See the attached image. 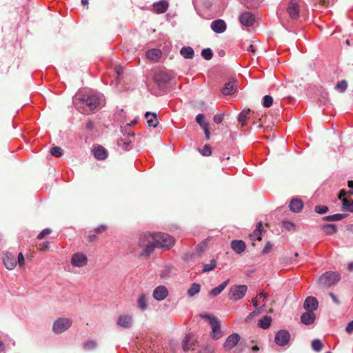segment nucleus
Wrapping results in <instances>:
<instances>
[{
	"label": "nucleus",
	"instance_id": "58836bf2",
	"mask_svg": "<svg viewBox=\"0 0 353 353\" xmlns=\"http://www.w3.org/2000/svg\"><path fill=\"white\" fill-rule=\"evenodd\" d=\"M216 266V261L215 259H212L210 261V263L203 264V268L202 270L203 272H208L213 270Z\"/></svg>",
	"mask_w": 353,
	"mask_h": 353
},
{
	"label": "nucleus",
	"instance_id": "412c9836",
	"mask_svg": "<svg viewBox=\"0 0 353 353\" xmlns=\"http://www.w3.org/2000/svg\"><path fill=\"white\" fill-rule=\"evenodd\" d=\"M246 248V245L242 240H233L231 242V248L236 254L243 253Z\"/></svg>",
	"mask_w": 353,
	"mask_h": 353
},
{
	"label": "nucleus",
	"instance_id": "9d476101",
	"mask_svg": "<svg viewBox=\"0 0 353 353\" xmlns=\"http://www.w3.org/2000/svg\"><path fill=\"white\" fill-rule=\"evenodd\" d=\"M88 263L87 256L82 252H76L71 257V264L74 267L82 268Z\"/></svg>",
	"mask_w": 353,
	"mask_h": 353
},
{
	"label": "nucleus",
	"instance_id": "e433bc0d",
	"mask_svg": "<svg viewBox=\"0 0 353 353\" xmlns=\"http://www.w3.org/2000/svg\"><path fill=\"white\" fill-rule=\"evenodd\" d=\"M323 231L327 235H332L336 232L335 224H326L323 226Z\"/></svg>",
	"mask_w": 353,
	"mask_h": 353
},
{
	"label": "nucleus",
	"instance_id": "f704fd0d",
	"mask_svg": "<svg viewBox=\"0 0 353 353\" xmlns=\"http://www.w3.org/2000/svg\"><path fill=\"white\" fill-rule=\"evenodd\" d=\"M249 114H250V110H248L242 111L239 114L238 121L241 124L242 126H244L245 125Z\"/></svg>",
	"mask_w": 353,
	"mask_h": 353
},
{
	"label": "nucleus",
	"instance_id": "e2e57ef3",
	"mask_svg": "<svg viewBox=\"0 0 353 353\" xmlns=\"http://www.w3.org/2000/svg\"><path fill=\"white\" fill-rule=\"evenodd\" d=\"M196 121L199 125H201V123H203V122L205 121L204 116L202 114H197L196 117Z\"/></svg>",
	"mask_w": 353,
	"mask_h": 353
},
{
	"label": "nucleus",
	"instance_id": "a878e982",
	"mask_svg": "<svg viewBox=\"0 0 353 353\" xmlns=\"http://www.w3.org/2000/svg\"><path fill=\"white\" fill-rule=\"evenodd\" d=\"M92 152L94 157L98 160H104L108 157L106 150L101 145H98L95 147L93 149Z\"/></svg>",
	"mask_w": 353,
	"mask_h": 353
},
{
	"label": "nucleus",
	"instance_id": "49530a36",
	"mask_svg": "<svg viewBox=\"0 0 353 353\" xmlns=\"http://www.w3.org/2000/svg\"><path fill=\"white\" fill-rule=\"evenodd\" d=\"M312 347L316 352H319L323 348V343L319 339H314L312 341Z\"/></svg>",
	"mask_w": 353,
	"mask_h": 353
},
{
	"label": "nucleus",
	"instance_id": "f257e3e1",
	"mask_svg": "<svg viewBox=\"0 0 353 353\" xmlns=\"http://www.w3.org/2000/svg\"><path fill=\"white\" fill-rule=\"evenodd\" d=\"M143 238L151 239L154 241L158 248L169 249L174 244V238L162 232L157 233H144Z\"/></svg>",
	"mask_w": 353,
	"mask_h": 353
},
{
	"label": "nucleus",
	"instance_id": "864d4df0",
	"mask_svg": "<svg viewBox=\"0 0 353 353\" xmlns=\"http://www.w3.org/2000/svg\"><path fill=\"white\" fill-rule=\"evenodd\" d=\"M329 210L328 207L326 205H316L314 208V211L320 214L326 213Z\"/></svg>",
	"mask_w": 353,
	"mask_h": 353
},
{
	"label": "nucleus",
	"instance_id": "680f3d73",
	"mask_svg": "<svg viewBox=\"0 0 353 353\" xmlns=\"http://www.w3.org/2000/svg\"><path fill=\"white\" fill-rule=\"evenodd\" d=\"M345 330L347 333L350 334L353 331V321H351L345 327Z\"/></svg>",
	"mask_w": 353,
	"mask_h": 353
},
{
	"label": "nucleus",
	"instance_id": "a211bd4d",
	"mask_svg": "<svg viewBox=\"0 0 353 353\" xmlns=\"http://www.w3.org/2000/svg\"><path fill=\"white\" fill-rule=\"evenodd\" d=\"M288 12L292 19H296L299 17V7L296 0L290 1Z\"/></svg>",
	"mask_w": 353,
	"mask_h": 353
},
{
	"label": "nucleus",
	"instance_id": "423d86ee",
	"mask_svg": "<svg viewBox=\"0 0 353 353\" xmlns=\"http://www.w3.org/2000/svg\"><path fill=\"white\" fill-rule=\"evenodd\" d=\"M72 324V321L69 318H59L53 323L52 331L56 334H59L68 330Z\"/></svg>",
	"mask_w": 353,
	"mask_h": 353
},
{
	"label": "nucleus",
	"instance_id": "a19ab883",
	"mask_svg": "<svg viewBox=\"0 0 353 353\" xmlns=\"http://www.w3.org/2000/svg\"><path fill=\"white\" fill-rule=\"evenodd\" d=\"M261 313V307H256L253 312H250L245 319V323H249L252 318L259 315Z\"/></svg>",
	"mask_w": 353,
	"mask_h": 353
},
{
	"label": "nucleus",
	"instance_id": "9b49d317",
	"mask_svg": "<svg viewBox=\"0 0 353 353\" xmlns=\"http://www.w3.org/2000/svg\"><path fill=\"white\" fill-rule=\"evenodd\" d=\"M290 339L289 332L285 330H281L276 332L274 341L279 346H285L288 343Z\"/></svg>",
	"mask_w": 353,
	"mask_h": 353
},
{
	"label": "nucleus",
	"instance_id": "f03ea898",
	"mask_svg": "<svg viewBox=\"0 0 353 353\" xmlns=\"http://www.w3.org/2000/svg\"><path fill=\"white\" fill-rule=\"evenodd\" d=\"M201 316L208 320L212 328L210 335L213 339L218 340L223 336V332L221 329L220 321L216 316L208 314H201Z\"/></svg>",
	"mask_w": 353,
	"mask_h": 353
},
{
	"label": "nucleus",
	"instance_id": "7c9ffc66",
	"mask_svg": "<svg viewBox=\"0 0 353 353\" xmlns=\"http://www.w3.org/2000/svg\"><path fill=\"white\" fill-rule=\"evenodd\" d=\"M180 53L185 59H192L194 56V51L190 46L183 47L180 50Z\"/></svg>",
	"mask_w": 353,
	"mask_h": 353
},
{
	"label": "nucleus",
	"instance_id": "052dcab7",
	"mask_svg": "<svg viewBox=\"0 0 353 353\" xmlns=\"http://www.w3.org/2000/svg\"><path fill=\"white\" fill-rule=\"evenodd\" d=\"M17 261H18V263H19V266L21 267L24 265L25 259H24L23 255L21 252L19 254Z\"/></svg>",
	"mask_w": 353,
	"mask_h": 353
},
{
	"label": "nucleus",
	"instance_id": "13d9d810",
	"mask_svg": "<svg viewBox=\"0 0 353 353\" xmlns=\"http://www.w3.org/2000/svg\"><path fill=\"white\" fill-rule=\"evenodd\" d=\"M223 114H216L214 117V123L219 124L223 121Z\"/></svg>",
	"mask_w": 353,
	"mask_h": 353
},
{
	"label": "nucleus",
	"instance_id": "5701e85b",
	"mask_svg": "<svg viewBox=\"0 0 353 353\" xmlns=\"http://www.w3.org/2000/svg\"><path fill=\"white\" fill-rule=\"evenodd\" d=\"M145 117L146 119L147 124L149 127L156 128L158 125L159 121L156 113L152 112H146L145 114Z\"/></svg>",
	"mask_w": 353,
	"mask_h": 353
},
{
	"label": "nucleus",
	"instance_id": "8fccbe9b",
	"mask_svg": "<svg viewBox=\"0 0 353 353\" xmlns=\"http://www.w3.org/2000/svg\"><path fill=\"white\" fill-rule=\"evenodd\" d=\"M121 132L128 137H134V133L130 130V124H127L124 128H121Z\"/></svg>",
	"mask_w": 353,
	"mask_h": 353
},
{
	"label": "nucleus",
	"instance_id": "0e129e2a",
	"mask_svg": "<svg viewBox=\"0 0 353 353\" xmlns=\"http://www.w3.org/2000/svg\"><path fill=\"white\" fill-rule=\"evenodd\" d=\"M106 230V226L105 225H101L100 226L95 228L94 231L97 233H101Z\"/></svg>",
	"mask_w": 353,
	"mask_h": 353
},
{
	"label": "nucleus",
	"instance_id": "0eeeda50",
	"mask_svg": "<svg viewBox=\"0 0 353 353\" xmlns=\"http://www.w3.org/2000/svg\"><path fill=\"white\" fill-rule=\"evenodd\" d=\"M341 279L339 274L334 272H327L319 278V284L325 288H329L338 282Z\"/></svg>",
	"mask_w": 353,
	"mask_h": 353
},
{
	"label": "nucleus",
	"instance_id": "f3484780",
	"mask_svg": "<svg viewBox=\"0 0 353 353\" xmlns=\"http://www.w3.org/2000/svg\"><path fill=\"white\" fill-rule=\"evenodd\" d=\"M347 192L341 190L339 194V199L341 200L343 208L349 212H353V201L345 198Z\"/></svg>",
	"mask_w": 353,
	"mask_h": 353
},
{
	"label": "nucleus",
	"instance_id": "6e6552de",
	"mask_svg": "<svg viewBox=\"0 0 353 353\" xmlns=\"http://www.w3.org/2000/svg\"><path fill=\"white\" fill-rule=\"evenodd\" d=\"M133 324L134 319L130 314H121L117 317V325L123 329H130Z\"/></svg>",
	"mask_w": 353,
	"mask_h": 353
},
{
	"label": "nucleus",
	"instance_id": "de8ad7c7",
	"mask_svg": "<svg viewBox=\"0 0 353 353\" xmlns=\"http://www.w3.org/2000/svg\"><path fill=\"white\" fill-rule=\"evenodd\" d=\"M97 343L94 341H85L83 344V349L85 350H91L96 347Z\"/></svg>",
	"mask_w": 353,
	"mask_h": 353
},
{
	"label": "nucleus",
	"instance_id": "5fc2aeb1",
	"mask_svg": "<svg viewBox=\"0 0 353 353\" xmlns=\"http://www.w3.org/2000/svg\"><path fill=\"white\" fill-rule=\"evenodd\" d=\"M295 225L294 223L289 221H284L282 222V228L287 230H291L294 228Z\"/></svg>",
	"mask_w": 353,
	"mask_h": 353
},
{
	"label": "nucleus",
	"instance_id": "c9c22d12",
	"mask_svg": "<svg viewBox=\"0 0 353 353\" xmlns=\"http://www.w3.org/2000/svg\"><path fill=\"white\" fill-rule=\"evenodd\" d=\"M172 267L170 265H166L163 268V269L160 271L159 275L163 279H167L170 277L172 272Z\"/></svg>",
	"mask_w": 353,
	"mask_h": 353
},
{
	"label": "nucleus",
	"instance_id": "4be33fe9",
	"mask_svg": "<svg viewBox=\"0 0 353 353\" xmlns=\"http://www.w3.org/2000/svg\"><path fill=\"white\" fill-rule=\"evenodd\" d=\"M316 319V315L313 312H305L301 316V323L306 325L312 324Z\"/></svg>",
	"mask_w": 353,
	"mask_h": 353
},
{
	"label": "nucleus",
	"instance_id": "f8f14e48",
	"mask_svg": "<svg viewBox=\"0 0 353 353\" xmlns=\"http://www.w3.org/2000/svg\"><path fill=\"white\" fill-rule=\"evenodd\" d=\"M239 21L242 26L245 27L252 26L255 21L254 15L250 12H244L239 17Z\"/></svg>",
	"mask_w": 353,
	"mask_h": 353
},
{
	"label": "nucleus",
	"instance_id": "bf43d9fd",
	"mask_svg": "<svg viewBox=\"0 0 353 353\" xmlns=\"http://www.w3.org/2000/svg\"><path fill=\"white\" fill-rule=\"evenodd\" d=\"M199 353H214V350L212 347L207 346L201 350Z\"/></svg>",
	"mask_w": 353,
	"mask_h": 353
},
{
	"label": "nucleus",
	"instance_id": "cd10ccee",
	"mask_svg": "<svg viewBox=\"0 0 353 353\" xmlns=\"http://www.w3.org/2000/svg\"><path fill=\"white\" fill-rule=\"evenodd\" d=\"M161 54V51L157 48H152L146 52L147 58L152 61H158Z\"/></svg>",
	"mask_w": 353,
	"mask_h": 353
},
{
	"label": "nucleus",
	"instance_id": "338daca9",
	"mask_svg": "<svg viewBox=\"0 0 353 353\" xmlns=\"http://www.w3.org/2000/svg\"><path fill=\"white\" fill-rule=\"evenodd\" d=\"M247 50L248 52H251L252 53L254 54L256 52V48L254 45L250 44L249 47L248 48Z\"/></svg>",
	"mask_w": 353,
	"mask_h": 353
},
{
	"label": "nucleus",
	"instance_id": "3c124183",
	"mask_svg": "<svg viewBox=\"0 0 353 353\" xmlns=\"http://www.w3.org/2000/svg\"><path fill=\"white\" fill-rule=\"evenodd\" d=\"M273 103V98L270 95H265L263 98V105L265 108L270 107Z\"/></svg>",
	"mask_w": 353,
	"mask_h": 353
},
{
	"label": "nucleus",
	"instance_id": "20e7f679",
	"mask_svg": "<svg viewBox=\"0 0 353 353\" xmlns=\"http://www.w3.org/2000/svg\"><path fill=\"white\" fill-rule=\"evenodd\" d=\"M79 101L85 104L90 110H94L99 107L103 99L100 94H92L83 98H79Z\"/></svg>",
	"mask_w": 353,
	"mask_h": 353
},
{
	"label": "nucleus",
	"instance_id": "4468645a",
	"mask_svg": "<svg viewBox=\"0 0 353 353\" xmlns=\"http://www.w3.org/2000/svg\"><path fill=\"white\" fill-rule=\"evenodd\" d=\"M239 340H240V336H239V334H238L236 333H233V334L229 335L227 337V339L223 344L224 349H225L227 350H232L237 345Z\"/></svg>",
	"mask_w": 353,
	"mask_h": 353
},
{
	"label": "nucleus",
	"instance_id": "1a4fd4ad",
	"mask_svg": "<svg viewBox=\"0 0 353 353\" xmlns=\"http://www.w3.org/2000/svg\"><path fill=\"white\" fill-rule=\"evenodd\" d=\"M154 80L158 87L164 88L171 80V77L165 72L159 71L154 74Z\"/></svg>",
	"mask_w": 353,
	"mask_h": 353
},
{
	"label": "nucleus",
	"instance_id": "ddd939ff",
	"mask_svg": "<svg viewBox=\"0 0 353 353\" xmlns=\"http://www.w3.org/2000/svg\"><path fill=\"white\" fill-rule=\"evenodd\" d=\"M168 295V290L165 285H159L153 291V298L158 301H161L164 300Z\"/></svg>",
	"mask_w": 353,
	"mask_h": 353
},
{
	"label": "nucleus",
	"instance_id": "a18cd8bd",
	"mask_svg": "<svg viewBox=\"0 0 353 353\" xmlns=\"http://www.w3.org/2000/svg\"><path fill=\"white\" fill-rule=\"evenodd\" d=\"M201 56L205 59V60H210L213 57V52L212 50L210 48H205L203 49L201 51Z\"/></svg>",
	"mask_w": 353,
	"mask_h": 353
},
{
	"label": "nucleus",
	"instance_id": "473e14b6",
	"mask_svg": "<svg viewBox=\"0 0 353 353\" xmlns=\"http://www.w3.org/2000/svg\"><path fill=\"white\" fill-rule=\"evenodd\" d=\"M272 322V319L269 316H263L259 321V325L263 329L268 328Z\"/></svg>",
	"mask_w": 353,
	"mask_h": 353
},
{
	"label": "nucleus",
	"instance_id": "774afa93",
	"mask_svg": "<svg viewBox=\"0 0 353 353\" xmlns=\"http://www.w3.org/2000/svg\"><path fill=\"white\" fill-rule=\"evenodd\" d=\"M200 126H201V128L203 129V130L204 132H205V130H209V124H208V123H206V122H205V121H204V122H203V123H201V124L200 125Z\"/></svg>",
	"mask_w": 353,
	"mask_h": 353
},
{
	"label": "nucleus",
	"instance_id": "69168bd1",
	"mask_svg": "<svg viewBox=\"0 0 353 353\" xmlns=\"http://www.w3.org/2000/svg\"><path fill=\"white\" fill-rule=\"evenodd\" d=\"M329 295L331 297V299H332V301L336 304L339 305L340 303V302H339V299H337V297L332 292H330Z\"/></svg>",
	"mask_w": 353,
	"mask_h": 353
},
{
	"label": "nucleus",
	"instance_id": "79ce46f5",
	"mask_svg": "<svg viewBox=\"0 0 353 353\" xmlns=\"http://www.w3.org/2000/svg\"><path fill=\"white\" fill-rule=\"evenodd\" d=\"M241 1L248 8H255L260 4L261 0H241Z\"/></svg>",
	"mask_w": 353,
	"mask_h": 353
},
{
	"label": "nucleus",
	"instance_id": "7ed1b4c3",
	"mask_svg": "<svg viewBox=\"0 0 353 353\" xmlns=\"http://www.w3.org/2000/svg\"><path fill=\"white\" fill-rule=\"evenodd\" d=\"M139 246L143 248L140 256L148 258L154 252L155 248H158L154 241L151 239L143 238V234L141 236L139 241Z\"/></svg>",
	"mask_w": 353,
	"mask_h": 353
},
{
	"label": "nucleus",
	"instance_id": "c756f323",
	"mask_svg": "<svg viewBox=\"0 0 353 353\" xmlns=\"http://www.w3.org/2000/svg\"><path fill=\"white\" fill-rule=\"evenodd\" d=\"M229 282H230V279H227L226 281H225L224 282L221 283L219 286L211 290L210 291V295L212 296H216L219 294H220L227 287Z\"/></svg>",
	"mask_w": 353,
	"mask_h": 353
},
{
	"label": "nucleus",
	"instance_id": "6ab92c4d",
	"mask_svg": "<svg viewBox=\"0 0 353 353\" xmlns=\"http://www.w3.org/2000/svg\"><path fill=\"white\" fill-rule=\"evenodd\" d=\"M237 90V82L236 80L232 79L225 84L221 92L223 95H231L234 94Z\"/></svg>",
	"mask_w": 353,
	"mask_h": 353
},
{
	"label": "nucleus",
	"instance_id": "2f4dec72",
	"mask_svg": "<svg viewBox=\"0 0 353 353\" xmlns=\"http://www.w3.org/2000/svg\"><path fill=\"white\" fill-rule=\"evenodd\" d=\"M147 302L146 295L145 294H141L137 299L138 307L142 311L145 310L148 307Z\"/></svg>",
	"mask_w": 353,
	"mask_h": 353
},
{
	"label": "nucleus",
	"instance_id": "ea45409f",
	"mask_svg": "<svg viewBox=\"0 0 353 353\" xmlns=\"http://www.w3.org/2000/svg\"><path fill=\"white\" fill-rule=\"evenodd\" d=\"M208 239H205V240L201 241L199 244H198L196 248V253L200 254L203 251H205L208 247Z\"/></svg>",
	"mask_w": 353,
	"mask_h": 353
},
{
	"label": "nucleus",
	"instance_id": "6e6d98bb",
	"mask_svg": "<svg viewBox=\"0 0 353 353\" xmlns=\"http://www.w3.org/2000/svg\"><path fill=\"white\" fill-rule=\"evenodd\" d=\"M51 230L49 228H46L43 230L37 236L39 239H43L46 235H48L51 233Z\"/></svg>",
	"mask_w": 353,
	"mask_h": 353
},
{
	"label": "nucleus",
	"instance_id": "4d7b16f0",
	"mask_svg": "<svg viewBox=\"0 0 353 353\" xmlns=\"http://www.w3.org/2000/svg\"><path fill=\"white\" fill-rule=\"evenodd\" d=\"M272 245L271 244V243L270 241H268L261 252L262 254H265L268 253L272 250Z\"/></svg>",
	"mask_w": 353,
	"mask_h": 353
},
{
	"label": "nucleus",
	"instance_id": "72a5a7b5",
	"mask_svg": "<svg viewBox=\"0 0 353 353\" xmlns=\"http://www.w3.org/2000/svg\"><path fill=\"white\" fill-rule=\"evenodd\" d=\"M201 290V285L198 283H194L191 285L190 288L188 290V295L190 297L194 296L198 294Z\"/></svg>",
	"mask_w": 353,
	"mask_h": 353
},
{
	"label": "nucleus",
	"instance_id": "bb28decb",
	"mask_svg": "<svg viewBox=\"0 0 353 353\" xmlns=\"http://www.w3.org/2000/svg\"><path fill=\"white\" fill-rule=\"evenodd\" d=\"M289 207L292 212L298 213L302 210L303 208V203L299 199H293L290 201Z\"/></svg>",
	"mask_w": 353,
	"mask_h": 353
},
{
	"label": "nucleus",
	"instance_id": "2eb2a0df",
	"mask_svg": "<svg viewBox=\"0 0 353 353\" xmlns=\"http://www.w3.org/2000/svg\"><path fill=\"white\" fill-rule=\"evenodd\" d=\"M210 28L215 33L221 34L225 31L227 25L223 19H216L211 22Z\"/></svg>",
	"mask_w": 353,
	"mask_h": 353
},
{
	"label": "nucleus",
	"instance_id": "37998d69",
	"mask_svg": "<svg viewBox=\"0 0 353 353\" xmlns=\"http://www.w3.org/2000/svg\"><path fill=\"white\" fill-rule=\"evenodd\" d=\"M347 87V83L345 80H342L341 81H339L336 85L335 88L340 92H344Z\"/></svg>",
	"mask_w": 353,
	"mask_h": 353
},
{
	"label": "nucleus",
	"instance_id": "aec40b11",
	"mask_svg": "<svg viewBox=\"0 0 353 353\" xmlns=\"http://www.w3.org/2000/svg\"><path fill=\"white\" fill-rule=\"evenodd\" d=\"M5 267L10 270H13L17 265V260L12 254L7 253L3 258Z\"/></svg>",
	"mask_w": 353,
	"mask_h": 353
},
{
	"label": "nucleus",
	"instance_id": "c03bdc74",
	"mask_svg": "<svg viewBox=\"0 0 353 353\" xmlns=\"http://www.w3.org/2000/svg\"><path fill=\"white\" fill-rule=\"evenodd\" d=\"M63 150L59 146H54L50 149L51 155L55 157H60L63 155Z\"/></svg>",
	"mask_w": 353,
	"mask_h": 353
},
{
	"label": "nucleus",
	"instance_id": "39448f33",
	"mask_svg": "<svg viewBox=\"0 0 353 353\" xmlns=\"http://www.w3.org/2000/svg\"><path fill=\"white\" fill-rule=\"evenodd\" d=\"M248 290L245 285H235L230 288L228 299L233 301H237L244 297Z\"/></svg>",
	"mask_w": 353,
	"mask_h": 353
},
{
	"label": "nucleus",
	"instance_id": "393cba45",
	"mask_svg": "<svg viewBox=\"0 0 353 353\" xmlns=\"http://www.w3.org/2000/svg\"><path fill=\"white\" fill-rule=\"evenodd\" d=\"M262 228L263 225L261 222L257 223L256 229L250 234V240L254 242L255 241L261 240L262 235ZM253 245H254V243H252Z\"/></svg>",
	"mask_w": 353,
	"mask_h": 353
},
{
	"label": "nucleus",
	"instance_id": "b1692460",
	"mask_svg": "<svg viewBox=\"0 0 353 353\" xmlns=\"http://www.w3.org/2000/svg\"><path fill=\"white\" fill-rule=\"evenodd\" d=\"M195 344V339L191 334H186L182 342V347L184 351H188L192 349Z\"/></svg>",
	"mask_w": 353,
	"mask_h": 353
},
{
	"label": "nucleus",
	"instance_id": "603ef678",
	"mask_svg": "<svg viewBox=\"0 0 353 353\" xmlns=\"http://www.w3.org/2000/svg\"><path fill=\"white\" fill-rule=\"evenodd\" d=\"M131 143V140H124L123 139H120L118 140L117 143L118 145L121 147L123 149L128 150H129L128 146L129 144Z\"/></svg>",
	"mask_w": 353,
	"mask_h": 353
},
{
	"label": "nucleus",
	"instance_id": "c85d7f7f",
	"mask_svg": "<svg viewBox=\"0 0 353 353\" xmlns=\"http://www.w3.org/2000/svg\"><path fill=\"white\" fill-rule=\"evenodd\" d=\"M153 8L157 13L162 14L166 12L168 8V3L165 0H161L153 3Z\"/></svg>",
	"mask_w": 353,
	"mask_h": 353
},
{
	"label": "nucleus",
	"instance_id": "4c0bfd02",
	"mask_svg": "<svg viewBox=\"0 0 353 353\" xmlns=\"http://www.w3.org/2000/svg\"><path fill=\"white\" fill-rule=\"evenodd\" d=\"M345 217V214H335L332 215L325 216L323 219L327 221H337L343 219Z\"/></svg>",
	"mask_w": 353,
	"mask_h": 353
},
{
	"label": "nucleus",
	"instance_id": "09e8293b",
	"mask_svg": "<svg viewBox=\"0 0 353 353\" xmlns=\"http://www.w3.org/2000/svg\"><path fill=\"white\" fill-rule=\"evenodd\" d=\"M199 152L201 155L205 157L210 156L212 154V150L210 145L206 144L203 148L199 149Z\"/></svg>",
	"mask_w": 353,
	"mask_h": 353
},
{
	"label": "nucleus",
	"instance_id": "dca6fc26",
	"mask_svg": "<svg viewBox=\"0 0 353 353\" xmlns=\"http://www.w3.org/2000/svg\"><path fill=\"white\" fill-rule=\"evenodd\" d=\"M319 303L317 299L313 296H308L305 299L303 303V308L308 312H313L318 307Z\"/></svg>",
	"mask_w": 353,
	"mask_h": 353
}]
</instances>
